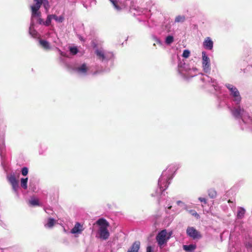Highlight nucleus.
I'll use <instances>...</instances> for the list:
<instances>
[{
  "mask_svg": "<svg viewBox=\"0 0 252 252\" xmlns=\"http://www.w3.org/2000/svg\"><path fill=\"white\" fill-rule=\"evenodd\" d=\"M95 224L99 226L98 233L99 238L104 240H107L110 236L108 230V227L109 226V222L105 219L101 218L96 221Z\"/></svg>",
  "mask_w": 252,
  "mask_h": 252,
  "instance_id": "nucleus-1",
  "label": "nucleus"
},
{
  "mask_svg": "<svg viewBox=\"0 0 252 252\" xmlns=\"http://www.w3.org/2000/svg\"><path fill=\"white\" fill-rule=\"evenodd\" d=\"M170 236L171 233H167L165 229L158 232V246L161 248L162 246L166 245Z\"/></svg>",
  "mask_w": 252,
  "mask_h": 252,
  "instance_id": "nucleus-2",
  "label": "nucleus"
},
{
  "mask_svg": "<svg viewBox=\"0 0 252 252\" xmlns=\"http://www.w3.org/2000/svg\"><path fill=\"white\" fill-rule=\"evenodd\" d=\"M43 0H33L35 3L31 6L32 17L37 16L40 17L41 16V12L38 11V10L42 4Z\"/></svg>",
  "mask_w": 252,
  "mask_h": 252,
  "instance_id": "nucleus-3",
  "label": "nucleus"
},
{
  "mask_svg": "<svg viewBox=\"0 0 252 252\" xmlns=\"http://www.w3.org/2000/svg\"><path fill=\"white\" fill-rule=\"evenodd\" d=\"M187 234L193 240L199 239L202 237L200 233L193 227H188L187 229Z\"/></svg>",
  "mask_w": 252,
  "mask_h": 252,
  "instance_id": "nucleus-4",
  "label": "nucleus"
},
{
  "mask_svg": "<svg viewBox=\"0 0 252 252\" xmlns=\"http://www.w3.org/2000/svg\"><path fill=\"white\" fill-rule=\"evenodd\" d=\"M202 67L205 72L209 71L211 69L210 61L209 57L206 55L205 52H202Z\"/></svg>",
  "mask_w": 252,
  "mask_h": 252,
  "instance_id": "nucleus-5",
  "label": "nucleus"
},
{
  "mask_svg": "<svg viewBox=\"0 0 252 252\" xmlns=\"http://www.w3.org/2000/svg\"><path fill=\"white\" fill-rule=\"evenodd\" d=\"M233 115L236 118H241L244 116L246 113V111L244 109L241 108L239 105L237 107L235 108L232 111Z\"/></svg>",
  "mask_w": 252,
  "mask_h": 252,
  "instance_id": "nucleus-6",
  "label": "nucleus"
},
{
  "mask_svg": "<svg viewBox=\"0 0 252 252\" xmlns=\"http://www.w3.org/2000/svg\"><path fill=\"white\" fill-rule=\"evenodd\" d=\"M213 41L209 37H206L203 43V46L204 48L207 50H211L213 47Z\"/></svg>",
  "mask_w": 252,
  "mask_h": 252,
  "instance_id": "nucleus-7",
  "label": "nucleus"
},
{
  "mask_svg": "<svg viewBox=\"0 0 252 252\" xmlns=\"http://www.w3.org/2000/svg\"><path fill=\"white\" fill-rule=\"evenodd\" d=\"M230 92L231 95L235 98L234 100L237 101V103H239L241 100V97L238 89L236 87H234Z\"/></svg>",
  "mask_w": 252,
  "mask_h": 252,
  "instance_id": "nucleus-8",
  "label": "nucleus"
},
{
  "mask_svg": "<svg viewBox=\"0 0 252 252\" xmlns=\"http://www.w3.org/2000/svg\"><path fill=\"white\" fill-rule=\"evenodd\" d=\"M83 230V225L79 222H76L74 227L71 229V232L73 234L81 233Z\"/></svg>",
  "mask_w": 252,
  "mask_h": 252,
  "instance_id": "nucleus-9",
  "label": "nucleus"
},
{
  "mask_svg": "<svg viewBox=\"0 0 252 252\" xmlns=\"http://www.w3.org/2000/svg\"><path fill=\"white\" fill-rule=\"evenodd\" d=\"M140 245L139 241H135L127 251V252H138L140 248Z\"/></svg>",
  "mask_w": 252,
  "mask_h": 252,
  "instance_id": "nucleus-10",
  "label": "nucleus"
},
{
  "mask_svg": "<svg viewBox=\"0 0 252 252\" xmlns=\"http://www.w3.org/2000/svg\"><path fill=\"white\" fill-rule=\"evenodd\" d=\"M88 67L85 63H83L80 67L76 68V71L78 73L86 74L88 71Z\"/></svg>",
  "mask_w": 252,
  "mask_h": 252,
  "instance_id": "nucleus-11",
  "label": "nucleus"
},
{
  "mask_svg": "<svg viewBox=\"0 0 252 252\" xmlns=\"http://www.w3.org/2000/svg\"><path fill=\"white\" fill-rule=\"evenodd\" d=\"M95 53L98 59L101 61H103L106 58V56L102 51L97 49L95 51Z\"/></svg>",
  "mask_w": 252,
  "mask_h": 252,
  "instance_id": "nucleus-12",
  "label": "nucleus"
},
{
  "mask_svg": "<svg viewBox=\"0 0 252 252\" xmlns=\"http://www.w3.org/2000/svg\"><path fill=\"white\" fill-rule=\"evenodd\" d=\"M39 43L40 45L45 50H49L51 48L49 43L45 40H40Z\"/></svg>",
  "mask_w": 252,
  "mask_h": 252,
  "instance_id": "nucleus-13",
  "label": "nucleus"
},
{
  "mask_svg": "<svg viewBox=\"0 0 252 252\" xmlns=\"http://www.w3.org/2000/svg\"><path fill=\"white\" fill-rule=\"evenodd\" d=\"M184 250L187 252H191L194 251L196 248V245L190 244L189 245H183Z\"/></svg>",
  "mask_w": 252,
  "mask_h": 252,
  "instance_id": "nucleus-14",
  "label": "nucleus"
},
{
  "mask_svg": "<svg viewBox=\"0 0 252 252\" xmlns=\"http://www.w3.org/2000/svg\"><path fill=\"white\" fill-rule=\"evenodd\" d=\"M245 212H246V211L244 208H243L242 207H239L238 208V210L237 212V215L238 218H239V219L242 218L244 217V216L245 214Z\"/></svg>",
  "mask_w": 252,
  "mask_h": 252,
  "instance_id": "nucleus-15",
  "label": "nucleus"
},
{
  "mask_svg": "<svg viewBox=\"0 0 252 252\" xmlns=\"http://www.w3.org/2000/svg\"><path fill=\"white\" fill-rule=\"evenodd\" d=\"M186 20V17L184 15H178L175 19L176 23H183Z\"/></svg>",
  "mask_w": 252,
  "mask_h": 252,
  "instance_id": "nucleus-16",
  "label": "nucleus"
},
{
  "mask_svg": "<svg viewBox=\"0 0 252 252\" xmlns=\"http://www.w3.org/2000/svg\"><path fill=\"white\" fill-rule=\"evenodd\" d=\"M217 194L216 190L214 189H210L208 190V195L211 198H214Z\"/></svg>",
  "mask_w": 252,
  "mask_h": 252,
  "instance_id": "nucleus-17",
  "label": "nucleus"
},
{
  "mask_svg": "<svg viewBox=\"0 0 252 252\" xmlns=\"http://www.w3.org/2000/svg\"><path fill=\"white\" fill-rule=\"evenodd\" d=\"M55 223V220L53 218H49L48 220V222L47 224L45 225V226L48 227L49 228L52 227Z\"/></svg>",
  "mask_w": 252,
  "mask_h": 252,
  "instance_id": "nucleus-18",
  "label": "nucleus"
},
{
  "mask_svg": "<svg viewBox=\"0 0 252 252\" xmlns=\"http://www.w3.org/2000/svg\"><path fill=\"white\" fill-rule=\"evenodd\" d=\"M28 180V178H22L21 180V187L24 189H27L28 188V186H27Z\"/></svg>",
  "mask_w": 252,
  "mask_h": 252,
  "instance_id": "nucleus-19",
  "label": "nucleus"
},
{
  "mask_svg": "<svg viewBox=\"0 0 252 252\" xmlns=\"http://www.w3.org/2000/svg\"><path fill=\"white\" fill-rule=\"evenodd\" d=\"M52 16V19H54L58 23H62L63 22L64 20V18L63 16H60L58 17L57 15L55 14L51 15Z\"/></svg>",
  "mask_w": 252,
  "mask_h": 252,
  "instance_id": "nucleus-20",
  "label": "nucleus"
},
{
  "mask_svg": "<svg viewBox=\"0 0 252 252\" xmlns=\"http://www.w3.org/2000/svg\"><path fill=\"white\" fill-rule=\"evenodd\" d=\"M52 19V16L51 15H48L46 21L44 22V25L48 26L51 24V20Z\"/></svg>",
  "mask_w": 252,
  "mask_h": 252,
  "instance_id": "nucleus-21",
  "label": "nucleus"
},
{
  "mask_svg": "<svg viewBox=\"0 0 252 252\" xmlns=\"http://www.w3.org/2000/svg\"><path fill=\"white\" fill-rule=\"evenodd\" d=\"M8 180L10 184L17 181L14 174H11L8 177Z\"/></svg>",
  "mask_w": 252,
  "mask_h": 252,
  "instance_id": "nucleus-22",
  "label": "nucleus"
},
{
  "mask_svg": "<svg viewBox=\"0 0 252 252\" xmlns=\"http://www.w3.org/2000/svg\"><path fill=\"white\" fill-rule=\"evenodd\" d=\"M174 41V38L172 36L169 35L166 37L165 42L167 44H170Z\"/></svg>",
  "mask_w": 252,
  "mask_h": 252,
  "instance_id": "nucleus-23",
  "label": "nucleus"
},
{
  "mask_svg": "<svg viewBox=\"0 0 252 252\" xmlns=\"http://www.w3.org/2000/svg\"><path fill=\"white\" fill-rule=\"evenodd\" d=\"M30 203L32 206L39 205L38 200L37 199H32L31 200H30Z\"/></svg>",
  "mask_w": 252,
  "mask_h": 252,
  "instance_id": "nucleus-24",
  "label": "nucleus"
},
{
  "mask_svg": "<svg viewBox=\"0 0 252 252\" xmlns=\"http://www.w3.org/2000/svg\"><path fill=\"white\" fill-rule=\"evenodd\" d=\"M10 184L11 185L13 190L16 191L19 187L18 181H17L15 182L12 183Z\"/></svg>",
  "mask_w": 252,
  "mask_h": 252,
  "instance_id": "nucleus-25",
  "label": "nucleus"
},
{
  "mask_svg": "<svg viewBox=\"0 0 252 252\" xmlns=\"http://www.w3.org/2000/svg\"><path fill=\"white\" fill-rule=\"evenodd\" d=\"M189 55H190L189 51L188 50H185L183 52L182 56L184 58H188L189 56Z\"/></svg>",
  "mask_w": 252,
  "mask_h": 252,
  "instance_id": "nucleus-26",
  "label": "nucleus"
},
{
  "mask_svg": "<svg viewBox=\"0 0 252 252\" xmlns=\"http://www.w3.org/2000/svg\"><path fill=\"white\" fill-rule=\"evenodd\" d=\"M69 50L73 55L76 54L78 52V49L76 47H71Z\"/></svg>",
  "mask_w": 252,
  "mask_h": 252,
  "instance_id": "nucleus-27",
  "label": "nucleus"
},
{
  "mask_svg": "<svg viewBox=\"0 0 252 252\" xmlns=\"http://www.w3.org/2000/svg\"><path fill=\"white\" fill-rule=\"evenodd\" d=\"M22 174L23 176H26L28 173V169L27 167H24L21 170Z\"/></svg>",
  "mask_w": 252,
  "mask_h": 252,
  "instance_id": "nucleus-28",
  "label": "nucleus"
},
{
  "mask_svg": "<svg viewBox=\"0 0 252 252\" xmlns=\"http://www.w3.org/2000/svg\"><path fill=\"white\" fill-rule=\"evenodd\" d=\"M189 212L192 216L196 217L197 218H198L199 217V215L195 210H189Z\"/></svg>",
  "mask_w": 252,
  "mask_h": 252,
  "instance_id": "nucleus-29",
  "label": "nucleus"
},
{
  "mask_svg": "<svg viewBox=\"0 0 252 252\" xmlns=\"http://www.w3.org/2000/svg\"><path fill=\"white\" fill-rule=\"evenodd\" d=\"M225 86L226 88L229 90L230 91H231L234 88V87L233 85L229 84H226Z\"/></svg>",
  "mask_w": 252,
  "mask_h": 252,
  "instance_id": "nucleus-30",
  "label": "nucleus"
},
{
  "mask_svg": "<svg viewBox=\"0 0 252 252\" xmlns=\"http://www.w3.org/2000/svg\"><path fill=\"white\" fill-rule=\"evenodd\" d=\"M146 252H154L151 246H148L146 249Z\"/></svg>",
  "mask_w": 252,
  "mask_h": 252,
  "instance_id": "nucleus-31",
  "label": "nucleus"
},
{
  "mask_svg": "<svg viewBox=\"0 0 252 252\" xmlns=\"http://www.w3.org/2000/svg\"><path fill=\"white\" fill-rule=\"evenodd\" d=\"M199 200L201 202H203L204 204H206L207 203V200H206V199L205 198L199 197Z\"/></svg>",
  "mask_w": 252,
  "mask_h": 252,
  "instance_id": "nucleus-32",
  "label": "nucleus"
},
{
  "mask_svg": "<svg viewBox=\"0 0 252 252\" xmlns=\"http://www.w3.org/2000/svg\"><path fill=\"white\" fill-rule=\"evenodd\" d=\"M110 1L112 2L114 6L117 4V0H110Z\"/></svg>",
  "mask_w": 252,
  "mask_h": 252,
  "instance_id": "nucleus-33",
  "label": "nucleus"
},
{
  "mask_svg": "<svg viewBox=\"0 0 252 252\" xmlns=\"http://www.w3.org/2000/svg\"><path fill=\"white\" fill-rule=\"evenodd\" d=\"M38 22L39 24H43L44 25V22H43V20L40 18H39L38 19Z\"/></svg>",
  "mask_w": 252,
  "mask_h": 252,
  "instance_id": "nucleus-34",
  "label": "nucleus"
},
{
  "mask_svg": "<svg viewBox=\"0 0 252 252\" xmlns=\"http://www.w3.org/2000/svg\"><path fill=\"white\" fill-rule=\"evenodd\" d=\"M114 7L118 10H120L121 9V7L118 4L114 6Z\"/></svg>",
  "mask_w": 252,
  "mask_h": 252,
  "instance_id": "nucleus-35",
  "label": "nucleus"
},
{
  "mask_svg": "<svg viewBox=\"0 0 252 252\" xmlns=\"http://www.w3.org/2000/svg\"><path fill=\"white\" fill-rule=\"evenodd\" d=\"M155 239L158 241V234L155 235Z\"/></svg>",
  "mask_w": 252,
  "mask_h": 252,
  "instance_id": "nucleus-36",
  "label": "nucleus"
},
{
  "mask_svg": "<svg viewBox=\"0 0 252 252\" xmlns=\"http://www.w3.org/2000/svg\"><path fill=\"white\" fill-rule=\"evenodd\" d=\"M182 203V201H178L177 202V204H178V205H179V204H180V203Z\"/></svg>",
  "mask_w": 252,
  "mask_h": 252,
  "instance_id": "nucleus-37",
  "label": "nucleus"
},
{
  "mask_svg": "<svg viewBox=\"0 0 252 252\" xmlns=\"http://www.w3.org/2000/svg\"><path fill=\"white\" fill-rule=\"evenodd\" d=\"M171 208H172V206H169V207H168V209H171Z\"/></svg>",
  "mask_w": 252,
  "mask_h": 252,
  "instance_id": "nucleus-38",
  "label": "nucleus"
},
{
  "mask_svg": "<svg viewBox=\"0 0 252 252\" xmlns=\"http://www.w3.org/2000/svg\"><path fill=\"white\" fill-rule=\"evenodd\" d=\"M228 203H231V202H232L230 199H229V200H228Z\"/></svg>",
  "mask_w": 252,
  "mask_h": 252,
  "instance_id": "nucleus-39",
  "label": "nucleus"
},
{
  "mask_svg": "<svg viewBox=\"0 0 252 252\" xmlns=\"http://www.w3.org/2000/svg\"><path fill=\"white\" fill-rule=\"evenodd\" d=\"M80 39L81 40H84L83 39V38H82V37H81Z\"/></svg>",
  "mask_w": 252,
  "mask_h": 252,
  "instance_id": "nucleus-40",
  "label": "nucleus"
},
{
  "mask_svg": "<svg viewBox=\"0 0 252 252\" xmlns=\"http://www.w3.org/2000/svg\"><path fill=\"white\" fill-rule=\"evenodd\" d=\"M160 189L161 190H163V189H161V188H160Z\"/></svg>",
  "mask_w": 252,
  "mask_h": 252,
  "instance_id": "nucleus-41",
  "label": "nucleus"
}]
</instances>
